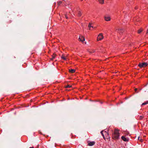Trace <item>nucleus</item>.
I'll use <instances>...</instances> for the list:
<instances>
[{
	"mask_svg": "<svg viewBox=\"0 0 148 148\" xmlns=\"http://www.w3.org/2000/svg\"><path fill=\"white\" fill-rule=\"evenodd\" d=\"M29 148H34L33 147H30Z\"/></svg>",
	"mask_w": 148,
	"mask_h": 148,
	"instance_id": "obj_25",
	"label": "nucleus"
},
{
	"mask_svg": "<svg viewBox=\"0 0 148 148\" xmlns=\"http://www.w3.org/2000/svg\"><path fill=\"white\" fill-rule=\"evenodd\" d=\"M117 32L120 35H121L123 32V29L122 28H119L116 29Z\"/></svg>",
	"mask_w": 148,
	"mask_h": 148,
	"instance_id": "obj_4",
	"label": "nucleus"
},
{
	"mask_svg": "<svg viewBox=\"0 0 148 148\" xmlns=\"http://www.w3.org/2000/svg\"><path fill=\"white\" fill-rule=\"evenodd\" d=\"M71 87V86L70 85H67L66 87V88H70Z\"/></svg>",
	"mask_w": 148,
	"mask_h": 148,
	"instance_id": "obj_20",
	"label": "nucleus"
},
{
	"mask_svg": "<svg viewBox=\"0 0 148 148\" xmlns=\"http://www.w3.org/2000/svg\"><path fill=\"white\" fill-rule=\"evenodd\" d=\"M61 58L64 60H66L67 59L66 58L64 55L62 56Z\"/></svg>",
	"mask_w": 148,
	"mask_h": 148,
	"instance_id": "obj_10",
	"label": "nucleus"
},
{
	"mask_svg": "<svg viewBox=\"0 0 148 148\" xmlns=\"http://www.w3.org/2000/svg\"><path fill=\"white\" fill-rule=\"evenodd\" d=\"M139 138H140V137H138V140H140L141 142H142V139H139Z\"/></svg>",
	"mask_w": 148,
	"mask_h": 148,
	"instance_id": "obj_21",
	"label": "nucleus"
},
{
	"mask_svg": "<svg viewBox=\"0 0 148 148\" xmlns=\"http://www.w3.org/2000/svg\"><path fill=\"white\" fill-rule=\"evenodd\" d=\"M148 104V101H146L145 102L143 103L142 104L141 106L145 105H146V104Z\"/></svg>",
	"mask_w": 148,
	"mask_h": 148,
	"instance_id": "obj_15",
	"label": "nucleus"
},
{
	"mask_svg": "<svg viewBox=\"0 0 148 148\" xmlns=\"http://www.w3.org/2000/svg\"><path fill=\"white\" fill-rule=\"evenodd\" d=\"M95 144V142L94 141L88 143V145L90 146H92L94 145Z\"/></svg>",
	"mask_w": 148,
	"mask_h": 148,
	"instance_id": "obj_7",
	"label": "nucleus"
},
{
	"mask_svg": "<svg viewBox=\"0 0 148 148\" xmlns=\"http://www.w3.org/2000/svg\"><path fill=\"white\" fill-rule=\"evenodd\" d=\"M69 71L70 72L73 73L75 71V70L74 69H69Z\"/></svg>",
	"mask_w": 148,
	"mask_h": 148,
	"instance_id": "obj_9",
	"label": "nucleus"
},
{
	"mask_svg": "<svg viewBox=\"0 0 148 148\" xmlns=\"http://www.w3.org/2000/svg\"><path fill=\"white\" fill-rule=\"evenodd\" d=\"M103 38V36L102 34V33H100L99 35L97 38V40H101Z\"/></svg>",
	"mask_w": 148,
	"mask_h": 148,
	"instance_id": "obj_3",
	"label": "nucleus"
},
{
	"mask_svg": "<svg viewBox=\"0 0 148 148\" xmlns=\"http://www.w3.org/2000/svg\"><path fill=\"white\" fill-rule=\"evenodd\" d=\"M39 146V145H38V147Z\"/></svg>",
	"mask_w": 148,
	"mask_h": 148,
	"instance_id": "obj_26",
	"label": "nucleus"
},
{
	"mask_svg": "<svg viewBox=\"0 0 148 148\" xmlns=\"http://www.w3.org/2000/svg\"><path fill=\"white\" fill-rule=\"evenodd\" d=\"M62 3V2L61 1H59V2H58V5H60V4H61Z\"/></svg>",
	"mask_w": 148,
	"mask_h": 148,
	"instance_id": "obj_19",
	"label": "nucleus"
},
{
	"mask_svg": "<svg viewBox=\"0 0 148 148\" xmlns=\"http://www.w3.org/2000/svg\"><path fill=\"white\" fill-rule=\"evenodd\" d=\"M119 130L115 129L112 134V137L114 139H117L119 138Z\"/></svg>",
	"mask_w": 148,
	"mask_h": 148,
	"instance_id": "obj_1",
	"label": "nucleus"
},
{
	"mask_svg": "<svg viewBox=\"0 0 148 148\" xmlns=\"http://www.w3.org/2000/svg\"><path fill=\"white\" fill-rule=\"evenodd\" d=\"M103 131H101V134L102 135V136H103V138H104V139H105V138L104 137V135L103 134Z\"/></svg>",
	"mask_w": 148,
	"mask_h": 148,
	"instance_id": "obj_16",
	"label": "nucleus"
},
{
	"mask_svg": "<svg viewBox=\"0 0 148 148\" xmlns=\"http://www.w3.org/2000/svg\"><path fill=\"white\" fill-rule=\"evenodd\" d=\"M137 89L136 88L134 89V90L136 92V91L137 90Z\"/></svg>",
	"mask_w": 148,
	"mask_h": 148,
	"instance_id": "obj_23",
	"label": "nucleus"
},
{
	"mask_svg": "<svg viewBox=\"0 0 148 148\" xmlns=\"http://www.w3.org/2000/svg\"><path fill=\"white\" fill-rule=\"evenodd\" d=\"M104 18L105 20L106 21H109L110 20V17L105 16Z\"/></svg>",
	"mask_w": 148,
	"mask_h": 148,
	"instance_id": "obj_8",
	"label": "nucleus"
},
{
	"mask_svg": "<svg viewBox=\"0 0 148 148\" xmlns=\"http://www.w3.org/2000/svg\"><path fill=\"white\" fill-rule=\"evenodd\" d=\"M82 14L80 11H79L77 14V16H80Z\"/></svg>",
	"mask_w": 148,
	"mask_h": 148,
	"instance_id": "obj_14",
	"label": "nucleus"
},
{
	"mask_svg": "<svg viewBox=\"0 0 148 148\" xmlns=\"http://www.w3.org/2000/svg\"><path fill=\"white\" fill-rule=\"evenodd\" d=\"M92 27L93 28H95V27H94L93 26H92Z\"/></svg>",
	"mask_w": 148,
	"mask_h": 148,
	"instance_id": "obj_24",
	"label": "nucleus"
},
{
	"mask_svg": "<svg viewBox=\"0 0 148 148\" xmlns=\"http://www.w3.org/2000/svg\"><path fill=\"white\" fill-rule=\"evenodd\" d=\"M92 26H91V24L90 23H89L88 25V27L90 29V28L91 27H92Z\"/></svg>",
	"mask_w": 148,
	"mask_h": 148,
	"instance_id": "obj_17",
	"label": "nucleus"
},
{
	"mask_svg": "<svg viewBox=\"0 0 148 148\" xmlns=\"http://www.w3.org/2000/svg\"><path fill=\"white\" fill-rule=\"evenodd\" d=\"M121 139L123 140L125 142H128L129 141V139L125 138L124 136H122L121 137Z\"/></svg>",
	"mask_w": 148,
	"mask_h": 148,
	"instance_id": "obj_6",
	"label": "nucleus"
},
{
	"mask_svg": "<svg viewBox=\"0 0 148 148\" xmlns=\"http://www.w3.org/2000/svg\"><path fill=\"white\" fill-rule=\"evenodd\" d=\"M99 3L101 4H103L104 3V0H98Z\"/></svg>",
	"mask_w": 148,
	"mask_h": 148,
	"instance_id": "obj_11",
	"label": "nucleus"
},
{
	"mask_svg": "<svg viewBox=\"0 0 148 148\" xmlns=\"http://www.w3.org/2000/svg\"><path fill=\"white\" fill-rule=\"evenodd\" d=\"M78 40L79 41H81L82 42H83L84 41L85 39L84 37L81 35L79 36Z\"/></svg>",
	"mask_w": 148,
	"mask_h": 148,
	"instance_id": "obj_5",
	"label": "nucleus"
},
{
	"mask_svg": "<svg viewBox=\"0 0 148 148\" xmlns=\"http://www.w3.org/2000/svg\"><path fill=\"white\" fill-rule=\"evenodd\" d=\"M143 29H140L138 30V34H140L142 31Z\"/></svg>",
	"mask_w": 148,
	"mask_h": 148,
	"instance_id": "obj_13",
	"label": "nucleus"
},
{
	"mask_svg": "<svg viewBox=\"0 0 148 148\" xmlns=\"http://www.w3.org/2000/svg\"><path fill=\"white\" fill-rule=\"evenodd\" d=\"M95 52V50H92L91 51H89V52L90 53H94Z\"/></svg>",
	"mask_w": 148,
	"mask_h": 148,
	"instance_id": "obj_18",
	"label": "nucleus"
},
{
	"mask_svg": "<svg viewBox=\"0 0 148 148\" xmlns=\"http://www.w3.org/2000/svg\"><path fill=\"white\" fill-rule=\"evenodd\" d=\"M56 56V54L55 53H53L52 56V58H51V60H53L54 59Z\"/></svg>",
	"mask_w": 148,
	"mask_h": 148,
	"instance_id": "obj_12",
	"label": "nucleus"
},
{
	"mask_svg": "<svg viewBox=\"0 0 148 148\" xmlns=\"http://www.w3.org/2000/svg\"><path fill=\"white\" fill-rule=\"evenodd\" d=\"M148 64L146 62L140 63L138 66L140 68L144 67L147 66Z\"/></svg>",
	"mask_w": 148,
	"mask_h": 148,
	"instance_id": "obj_2",
	"label": "nucleus"
},
{
	"mask_svg": "<svg viewBox=\"0 0 148 148\" xmlns=\"http://www.w3.org/2000/svg\"><path fill=\"white\" fill-rule=\"evenodd\" d=\"M65 17L66 19H68V17L66 15H65Z\"/></svg>",
	"mask_w": 148,
	"mask_h": 148,
	"instance_id": "obj_22",
	"label": "nucleus"
}]
</instances>
